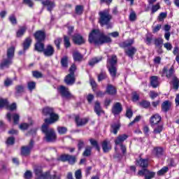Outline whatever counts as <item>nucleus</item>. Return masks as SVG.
<instances>
[{
	"mask_svg": "<svg viewBox=\"0 0 179 179\" xmlns=\"http://www.w3.org/2000/svg\"><path fill=\"white\" fill-rule=\"evenodd\" d=\"M89 41L90 43H94L95 45H103L108 43H111V38L107 36L101 32L99 29H94L89 35Z\"/></svg>",
	"mask_w": 179,
	"mask_h": 179,
	"instance_id": "f257e3e1",
	"label": "nucleus"
},
{
	"mask_svg": "<svg viewBox=\"0 0 179 179\" xmlns=\"http://www.w3.org/2000/svg\"><path fill=\"white\" fill-rule=\"evenodd\" d=\"M42 114L43 115H45V117H50V118H45L44 120L46 125L55 124V122H57V121L59 120V116L58 114L55 113L54 111V108L45 106L42 110Z\"/></svg>",
	"mask_w": 179,
	"mask_h": 179,
	"instance_id": "f03ea898",
	"label": "nucleus"
},
{
	"mask_svg": "<svg viewBox=\"0 0 179 179\" xmlns=\"http://www.w3.org/2000/svg\"><path fill=\"white\" fill-rule=\"evenodd\" d=\"M99 23L103 27L106 26V29H111L113 27V24H111V19H113V15L110 14V10H103L99 12Z\"/></svg>",
	"mask_w": 179,
	"mask_h": 179,
	"instance_id": "7ed1b4c3",
	"label": "nucleus"
},
{
	"mask_svg": "<svg viewBox=\"0 0 179 179\" xmlns=\"http://www.w3.org/2000/svg\"><path fill=\"white\" fill-rule=\"evenodd\" d=\"M6 55L7 58H3L0 63V69L9 68V65H12V59H13V57H15V46H11L7 49Z\"/></svg>",
	"mask_w": 179,
	"mask_h": 179,
	"instance_id": "20e7f679",
	"label": "nucleus"
},
{
	"mask_svg": "<svg viewBox=\"0 0 179 179\" xmlns=\"http://www.w3.org/2000/svg\"><path fill=\"white\" fill-rule=\"evenodd\" d=\"M42 132L45 134V139L46 142H55L57 141V134L52 128L48 127V124L42 125Z\"/></svg>",
	"mask_w": 179,
	"mask_h": 179,
	"instance_id": "39448f33",
	"label": "nucleus"
},
{
	"mask_svg": "<svg viewBox=\"0 0 179 179\" xmlns=\"http://www.w3.org/2000/svg\"><path fill=\"white\" fill-rule=\"evenodd\" d=\"M33 146H34V141L33 140L30 141L29 145L22 146L21 148V156H24L25 157L30 156Z\"/></svg>",
	"mask_w": 179,
	"mask_h": 179,
	"instance_id": "423d86ee",
	"label": "nucleus"
},
{
	"mask_svg": "<svg viewBox=\"0 0 179 179\" xmlns=\"http://www.w3.org/2000/svg\"><path fill=\"white\" fill-rule=\"evenodd\" d=\"M59 160L68 162L69 164H75L76 163V157L70 155H62L59 157Z\"/></svg>",
	"mask_w": 179,
	"mask_h": 179,
	"instance_id": "0eeeda50",
	"label": "nucleus"
},
{
	"mask_svg": "<svg viewBox=\"0 0 179 179\" xmlns=\"http://www.w3.org/2000/svg\"><path fill=\"white\" fill-rule=\"evenodd\" d=\"M161 76H164L166 75V78L168 79H170V78H173L174 76V67H171V69H168L167 67H164L162 69V71L160 72Z\"/></svg>",
	"mask_w": 179,
	"mask_h": 179,
	"instance_id": "6e6552de",
	"label": "nucleus"
},
{
	"mask_svg": "<svg viewBox=\"0 0 179 179\" xmlns=\"http://www.w3.org/2000/svg\"><path fill=\"white\" fill-rule=\"evenodd\" d=\"M138 174V176H145V179L154 178L155 176H156V173L152 172L146 169L139 171Z\"/></svg>",
	"mask_w": 179,
	"mask_h": 179,
	"instance_id": "1a4fd4ad",
	"label": "nucleus"
},
{
	"mask_svg": "<svg viewBox=\"0 0 179 179\" xmlns=\"http://www.w3.org/2000/svg\"><path fill=\"white\" fill-rule=\"evenodd\" d=\"M58 90L62 97H65V99L72 98V94H71V92H69V90H68V88H66L65 86L61 85L59 87Z\"/></svg>",
	"mask_w": 179,
	"mask_h": 179,
	"instance_id": "9d476101",
	"label": "nucleus"
},
{
	"mask_svg": "<svg viewBox=\"0 0 179 179\" xmlns=\"http://www.w3.org/2000/svg\"><path fill=\"white\" fill-rule=\"evenodd\" d=\"M162 121V116L159 114H155L152 115L150 119V124L151 127H156Z\"/></svg>",
	"mask_w": 179,
	"mask_h": 179,
	"instance_id": "9b49d317",
	"label": "nucleus"
},
{
	"mask_svg": "<svg viewBox=\"0 0 179 179\" xmlns=\"http://www.w3.org/2000/svg\"><path fill=\"white\" fill-rule=\"evenodd\" d=\"M117 55H113L111 57L108 56L106 66H117Z\"/></svg>",
	"mask_w": 179,
	"mask_h": 179,
	"instance_id": "f8f14e48",
	"label": "nucleus"
},
{
	"mask_svg": "<svg viewBox=\"0 0 179 179\" xmlns=\"http://www.w3.org/2000/svg\"><path fill=\"white\" fill-rule=\"evenodd\" d=\"M73 41L74 44H77V45H82V44H85V38L83 36L78 34H75L73 36Z\"/></svg>",
	"mask_w": 179,
	"mask_h": 179,
	"instance_id": "ddd939ff",
	"label": "nucleus"
},
{
	"mask_svg": "<svg viewBox=\"0 0 179 179\" xmlns=\"http://www.w3.org/2000/svg\"><path fill=\"white\" fill-rule=\"evenodd\" d=\"M34 36L35 38V40L37 41V42H42L45 40V33L43 31H37L34 34Z\"/></svg>",
	"mask_w": 179,
	"mask_h": 179,
	"instance_id": "4468645a",
	"label": "nucleus"
},
{
	"mask_svg": "<svg viewBox=\"0 0 179 179\" xmlns=\"http://www.w3.org/2000/svg\"><path fill=\"white\" fill-rule=\"evenodd\" d=\"M54 52L55 50H54V47L51 45H48L45 49H43V54L45 57H52L54 55Z\"/></svg>",
	"mask_w": 179,
	"mask_h": 179,
	"instance_id": "2eb2a0df",
	"label": "nucleus"
},
{
	"mask_svg": "<svg viewBox=\"0 0 179 179\" xmlns=\"http://www.w3.org/2000/svg\"><path fill=\"white\" fill-rule=\"evenodd\" d=\"M43 6H47L48 12H52V9L55 8V2L51 1V0H45L41 2Z\"/></svg>",
	"mask_w": 179,
	"mask_h": 179,
	"instance_id": "dca6fc26",
	"label": "nucleus"
},
{
	"mask_svg": "<svg viewBox=\"0 0 179 179\" xmlns=\"http://www.w3.org/2000/svg\"><path fill=\"white\" fill-rule=\"evenodd\" d=\"M122 111V105L121 103L117 102L115 104L113 105L112 108V113L114 115H118V114L121 113Z\"/></svg>",
	"mask_w": 179,
	"mask_h": 179,
	"instance_id": "f3484780",
	"label": "nucleus"
},
{
	"mask_svg": "<svg viewBox=\"0 0 179 179\" xmlns=\"http://www.w3.org/2000/svg\"><path fill=\"white\" fill-rule=\"evenodd\" d=\"M162 111L167 113L171 110V102L170 101H165L161 106Z\"/></svg>",
	"mask_w": 179,
	"mask_h": 179,
	"instance_id": "a211bd4d",
	"label": "nucleus"
},
{
	"mask_svg": "<svg viewBox=\"0 0 179 179\" xmlns=\"http://www.w3.org/2000/svg\"><path fill=\"white\" fill-rule=\"evenodd\" d=\"M75 76L72 74H68L64 78V83L68 85V86H72L75 83Z\"/></svg>",
	"mask_w": 179,
	"mask_h": 179,
	"instance_id": "6ab92c4d",
	"label": "nucleus"
},
{
	"mask_svg": "<svg viewBox=\"0 0 179 179\" xmlns=\"http://www.w3.org/2000/svg\"><path fill=\"white\" fill-rule=\"evenodd\" d=\"M76 122L78 127H83V125H86L89 122V118H80L79 116L76 117Z\"/></svg>",
	"mask_w": 179,
	"mask_h": 179,
	"instance_id": "aec40b11",
	"label": "nucleus"
},
{
	"mask_svg": "<svg viewBox=\"0 0 179 179\" xmlns=\"http://www.w3.org/2000/svg\"><path fill=\"white\" fill-rule=\"evenodd\" d=\"M137 49L135 47H130L128 49H126L124 50V52L127 57H129V58H131V59L134 58V55L136 54Z\"/></svg>",
	"mask_w": 179,
	"mask_h": 179,
	"instance_id": "412c9836",
	"label": "nucleus"
},
{
	"mask_svg": "<svg viewBox=\"0 0 179 179\" xmlns=\"http://www.w3.org/2000/svg\"><path fill=\"white\" fill-rule=\"evenodd\" d=\"M154 43L156 48L159 49L158 50L159 54H162V52H163V50H162V47H163V38H155L154 41Z\"/></svg>",
	"mask_w": 179,
	"mask_h": 179,
	"instance_id": "4be33fe9",
	"label": "nucleus"
},
{
	"mask_svg": "<svg viewBox=\"0 0 179 179\" xmlns=\"http://www.w3.org/2000/svg\"><path fill=\"white\" fill-rule=\"evenodd\" d=\"M94 113H96V114H97L99 117H100L101 114H104V110H103V109L101 108L100 102H99L98 101L95 102Z\"/></svg>",
	"mask_w": 179,
	"mask_h": 179,
	"instance_id": "5701e85b",
	"label": "nucleus"
},
{
	"mask_svg": "<svg viewBox=\"0 0 179 179\" xmlns=\"http://www.w3.org/2000/svg\"><path fill=\"white\" fill-rule=\"evenodd\" d=\"M136 166H140V167H142L143 169H146L148 166H149V162L148 159H143L141 158L139 160L136 161Z\"/></svg>",
	"mask_w": 179,
	"mask_h": 179,
	"instance_id": "b1692460",
	"label": "nucleus"
},
{
	"mask_svg": "<svg viewBox=\"0 0 179 179\" xmlns=\"http://www.w3.org/2000/svg\"><path fill=\"white\" fill-rule=\"evenodd\" d=\"M128 138V136L127 134H122L117 137L115 140V145H122V142L126 141Z\"/></svg>",
	"mask_w": 179,
	"mask_h": 179,
	"instance_id": "393cba45",
	"label": "nucleus"
},
{
	"mask_svg": "<svg viewBox=\"0 0 179 179\" xmlns=\"http://www.w3.org/2000/svg\"><path fill=\"white\" fill-rule=\"evenodd\" d=\"M102 149L104 153H108L110 150H111V145H110V142L107 140H105L102 143Z\"/></svg>",
	"mask_w": 179,
	"mask_h": 179,
	"instance_id": "a878e982",
	"label": "nucleus"
},
{
	"mask_svg": "<svg viewBox=\"0 0 179 179\" xmlns=\"http://www.w3.org/2000/svg\"><path fill=\"white\" fill-rule=\"evenodd\" d=\"M106 93L110 96H114V94H117V89H115V87L113 85H108L106 87Z\"/></svg>",
	"mask_w": 179,
	"mask_h": 179,
	"instance_id": "bb28decb",
	"label": "nucleus"
},
{
	"mask_svg": "<svg viewBox=\"0 0 179 179\" xmlns=\"http://www.w3.org/2000/svg\"><path fill=\"white\" fill-rule=\"evenodd\" d=\"M170 85H171V86H173V89H174L175 90H178V87H179L178 78H177L176 76H173L172 78V80L170 83Z\"/></svg>",
	"mask_w": 179,
	"mask_h": 179,
	"instance_id": "cd10ccee",
	"label": "nucleus"
},
{
	"mask_svg": "<svg viewBox=\"0 0 179 179\" xmlns=\"http://www.w3.org/2000/svg\"><path fill=\"white\" fill-rule=\"evenodd\" d=\"M107 68L108 69V72L110 76H112L113 79H115V78L117 77V66H108Z\"/></svg>",
	"mask_w": 179,
	"mask_h": 179,
	"instance_id": "c85d7f7f",
	"label": "nucleus"
},
{
	"mask_svg": "<svg viewBox=\"0 0 179 179\" xmlns=\"http://www.w3.org/2000/svg\"><path fill=\"white\" fill-rule=\"evenodd\" d=\"M31 42L32 40L31 37H27V38H25L22 43V47L24 50H29V48H30V45H31Z\"/></svg>",
	"mask_w": 179,
	"mask_h": 179,
	"instance_id": "c756f323",
	"label": "nucleus"
},
{
	"mask_svg": "<svg viewBox=\"0 0 179 179\" xmlns=\"http://www.w3.org/2000/svg\"><path fill=\"white\" fill-rule=\"evenodd\" d=\"M150 85L154 89H156L159 86V78L156 76H151Z\"/></svg>",
	"mask_w": 179,
	"mask_h": 179,
	"instance_id": "7c9ffc66",
	"label": "nucleus"
},
{
	"mask_svg": "<svg viewBox=\"0 0 179 179\" xmlns=\"http://www.w3.org/2000/svg\"><path fill=\"white\" fill-rule=\"evenodd\" d=\"M44 47V43L41 42H36L34 46V50L38 52H43L45 49Z\"/></svg>",
	"mask_w": 179,
	"mask_h": 179,
	"instance_id": "2f4dec72",
	"label": "nucleus"
},
{
	"mask_svg": "<svg viewBox=\"0 0 179 179\" xmlns=\"http://www.w3.org/2000/svg\"><path fill=\"white\" fill-rule=\"evenodd\" d=\"M134 43H135L134 39H127L120 44V47H122V48H128V47H131Z\"/></svg>",
	"mask_w": 179,
	"mask_h": 179,
	"instance_id": "473e14b6",
	"label": "nucleus"
},
{
	"mask_svg": "<svg viewBox=\"0 0 179 179\" xmlns=\"http://www.w3.org/2000/svg\"><path fill=\"white\" fill-rule=\"evenodd\" d=\"M73 58L76 62H80L83 59V56L80 52L76 51L73 53Z\"/></svg>",
	"mask_w": 179,
	"mask_h": 179,
	"instance_id": "72a5a7b5",
	"label": "nucleus"
},
{
	"mask_svg": "<svg viewBox=\"0 0 179 179\" xmlns=\"http://www.w3.org/2000/svg\"><path fill=\"white\" fill-rule=\"evenodd\" d=\"M24 93V86L23 85H18L15 86V96H20Z\"/></svg>",
	"mask_w": 179,
	"mask_h": 179,
	"instance_id": "f704fd0d",
	"label": "nucleus"
},
{
	"mask_svg": "<svg viewBox=\"0 0 179 179\" xmlns=\"http://www.w3.org/2000/svg\"><path fill=\"white\" fill-rule=\"evenodd\" d=\"M152 128H154L153 130V134H155V135H157V134H161L162 131H163V124H158L157 125H155V127H152Z\"/></svg>",
	"mask_w": 179,
	"mask_h": 179,
	"instance_id": "c9c22d12",
	"label": "nucleus"
},
{
	"mask_svg": "<svg viewBox=\"0 0 179 179\" xmlns=\"http://www.w3.org/2000/svg\"><path fill=\"white\" fill-rule=\"evenodd\" d=\"M121 126L120 125V123H113L111 124V132L115 134V135H117V133L118 132V129H120V127Z\"/></svg>",
	"mask_w": 179,
	"mask_h": 179,
	"instance_id": "e433bc0d",
	"label": "nucleus"
},
{
	"mask_svg": "<svg viewBox=\"0 0 179 179\" xmlns=\"http://www.w3.org/2000/svg\"><path fill=\"white\" fill-rule=\"evenodd\" d=\"M60 64L62 68H68V57L64 56L61 59Z\"/></svg>",
	"mask_w": 179,
	"mask_h": 179,
	"instance_id": "4c0bfd02",
	"label": "nucleus"
},
{
	"mask_svg": "<svg viewBox=\"0 0 179 179\" xmlns=\"http://www.w3.org/2000/svg\"><path fill=\"white\" fill-rule=\"evenodd\" d=\"M90 142L92 146H94V148H95V149H96L98 152H100V146L99 145V143H97V141L93 138H91L90 139Z\"/></svg>",
	"mask_w": 179,
	"mask_h": 179,
	"instance_id": "58836bf2",
	"label": "nucleus"
},
{
	"mask_svg": "<svg viewBox=\"0 0 179 179\" xmlns=\"http://www.w3.org/2000/svg\"><path fill=\"white\" fill-rule=\"evenodd\" d=\"M30 125H33V120H31V123L30 124H27V123H22L19 126L20 129H22V131H26V129H29V127H30Z\"/></svg>",
	"mask_w": 179,
	"mask_h": 179,
	"instance_id": "ea45409f",
	"label": "nucleus"
},
{
	"mask_svg": "<svg viewBox=\"0 0 179 179\" xmlns=\"http://www.w3.org/2000/svg\"><path fill=\"white\" fill-rule=\"evenodd\" d=\"M68 131V129L65 127H57V132L59 135H65Z\"/></svg>",
	"mask_w": 179,
	"mask_h": 179,
	"instance_id": "a19ab883",
	"label": "nucleus"
},
{
	"mask_svg": "<svg viewBox=\"0 0 179 179\" xmlns=\"http://www.w3.org/2000/svg\"><path fill=\"white\" fill-rule=\"evenodd\" d=\"M26 30H27V28L26 27H21L17 31V37H22L26 32Z\"/></svg>",
	"mask_w": 179,
	"mask_h": 179,
	"instance_id": "79ce46f5",
	"label": "nucleus"
},
{
	"mask_svg": "<svg viewBox=\"0 0 179 179\" xmlns=\"http://www.w3.org/2000/svg\"><path fill=\"white\" fill-rule=\"evenodd\" d=\"M100 61H101V58L97 59V57H95L94 59H92L89 62V65L90 66H94V65H96V64H99V62H100Z\"/></svg>",
	"mask_w": 179,
	"mask_h": 179,
	"instance_id": "37998d69",
	"label": "nucleus"
},
{
	"mask_svg": "<svg viewBox=\"0 0 179 179\" xmlns=\"http://www.w3.org/2000/svg\"><path fill=\"white\" fill-rule=\"evenodd\" d=\"M64 47L66 48H69V47H71V41H69V37L65 35L64 36Z\"/></svg>",
	"mask_w": 179,
	"mask_h": 179,
	"instance_id": "c03bdc74",
	"label": "nucleus"
},
{
	"mask_svg": "<svg viewBox=\"0 0 179 179\" xmlns=\"http://www.w3.org/2000/svg\"><path fill=\"white\" fill-rule=\"evenodd\" d=\"M34 171L35 173L36 177H38L40 176H42L43 173V169H41V168L40 167H36L34 169Z\"/></svg>",
	"mask_w": 179,
	"mask_h": 179,
	"instance_id": "a18cd8bd",
	"label": "nucleus"
},
{
	"mask_svg": "<svg viewBox=\"0 0 179 179\" xmlns=\"http://www.w3.org/2000/svg\"><path fill=\"white\" fill-rule=\"evenodd\" d=\"M36 179H50V172H46L38 177H35Z\"/></svg>",
	"mask_w": 179,
	"mask_h": 179,
	"instance_id": "49530a36",
	"label": "nucleus"
},
{
	"mask_svg": "<svg viewBox=\"0 0 179 179\" xmlns=\"http://www.w3.org/2000/svg\"><path fill=\"white\" fill-rule=\"evenodd\" d=\"M155 151L156 152V156L157 157H160V156H163V149L162 148H155Z\"/></svg>",
	"mask_w": 179,
	"mask_h": 179,
	"instance_id": "de8ad7c7",
	"label": "nucleus"
},
{
	"mask_svg": "<svg viewBox=\"0 0 179 179\" xmlns=\"http://www.w3.org/2000/svg\"><path fill=\"white\" fill-rule=\"evenodd\" d=\"M167 171H169V167H163L161 170L157 171V176H163L164 174H166Z\"/></svg>",
	"mask_w": 179,
	"mask_h": 179,
	"instance_id": "09e8293b",
	"label": "nucleus"
},
{
	"mask_svg": "<svg viewBox=\"0 0 179 179\" xmlns=\"http://www.w3.org/2000/svg\"><path fill=\"white\" fill-rule=\"evenodd\" d=\"M152 40H153V36L147 34L145 38V43L148 45H150V44H152Z\"/></svg>",
	"mask_w": 179,
	"mask_h": 179,
	"instance_id": "8fccbe9b",
	"label": "nucleus"
},
{
	"mask_svg": "<svg viewBox=\"0 0 179 179\" xmlns=\"http://www.w3.org/2000/svg\"><path fill=\"white\" fill-rule=\"evenodd\" d=\"M141 107H143V108H148L150 106V102L148 101H143L139 103Z\"/></svg>",
	"mask_w": 179,
	"mask_h": 179,
	"instance_id": "3c124183",
	"label": "nucleus"
},
{
	"mask_svg": "<svg viewBox=\"0 0 179 179\" xmlns=\"http://www.w3.org/2000/svg\"><path fill=\"white\" fill-rule=\"evenodd\" d=\"M106 78H107V75L106 74V72L102 71L98 76V80L99 82H101V80H104V79H106Z\"/></svg>",
	"mask_w": 179,
	"mask_h": 179,
	"instance_id": "603ef678",
	"label": "nucleus"
},
{
	"mask_svg": "<svg viewBox=\"0 0 179 179\" xmlns=\"http://www.w3.org/2000/svg\"><path fill=\"white\" fill-rule=\"evenodd\" d=\"M8 99H0V108H3V107H8Z\"/></svg>",
	"mask_w": 179,
	"mask_h": 179,
	"instance_id": "864d4df0",
	"label": "nucleus"
},
{
	"mask_svg": "<svg viewBox=\"0 0 179 179\" xmlns=\"http://www.w3.org/2000/svg\"><path fill=\"white\" fill-rule=\"evenodd\" d=\"M17 107V106L16 105V103H13L11 105H9V102H8L7 106V110H9L10 111H13L16 110Z\"/></svg>",
	"mask_w": 179,
	"mask_h": 179,
	"instance_id": "5fc2aeb1",
	"label": "nucleus"
},
{
	"mask_svg": "<svg viewBox=\"0 0 179 179\" xmlns=\"http://www.w3.org/2000/svg\"><path fill=\"white\" fill-rule=\"evenodd\" d=\"M76 13L77 15H82L83 13V7L82 6H76Z\"/></svg>",
	"mask_w": 179,
	"mask_h": 179,
	"instance_id": "6e6d98bb",
	"label": "nucleus"
},
{
	"mask_svg": "<svg viewBox=\"0 0 179 179\" xmlns=\"http://www.w3.org/2000/svg\"><path fill=\"white\" fill-rule=\"evenodd\" d=\"M28 89L30 90V92H32V90H34L36 89V83L34 82H29L27 84Z\"/></svg>",
	"mask_w": 179,
	"mask_h": 179,
	"instance_id": "4d7b16f0",
	"label": "nucleus"
},
{
	"mask_svg": "<svg viewBox=\"0 0 179 179\" xmlns=\"http://www.w3.org/2000/svg\"><path fill=\"white\" fill-rule=\"evenodd\" d=\"M13 84V80L10 78H6V80H4V86L6 87H9V86L12 85Z\"/></svg>",
	"mask_w": 179,
	"mask_h": 179,
	"instance_id": "13d9d810",
	"label": "nucleus"
},
{
	"mask_svg": "<svg viewBox=\"0 0 179 179\" xmlns=\"http://www.w3.org/2000/svg\"><path fill=\"white\" fill-rule=\"evenodd\" d=\"M32 75L34 78H36L37 79L40 78H43V73H41V72L40 71H33Z\"/></svg>",
	"mask_w": 179,
	"mask_h": 179,
	"instance_id": "bf43d9fd",
	"label": "nucleus"
},
{
	"mask_svg": "<svg viewBox=\"0 0 179 179\" xmlns=\"http://www.w3.org/2000/svg\"><path fill=\"white\" fill-rule=\"evenodd\" d=\"M20 118V116L17 113H14L13 115V120L14 121V124H19V120Z\"/></svg>",
	"mask_w": 179,
	"mask_h": 179,
	"instance_id": "052dcab7",
	"label": "nucleus"
},
{
	"mask_svg": "<svg viewBox=\"0 0 179 179\" xmlns=\"http://www.w3.org/2000/svg\"><path fill=\"white\" fill-rule=\"evenodd\" d=\"M92 154V148L90 147L86 148L85 150L83 152V156L87 157L90 156Z\"/></svg>",
	"mask_w": 179,
	"mask_h": 179,
	"instance_id": "680f3d73",
	"label": "nucleus"
},
{
	"mask_svg": "<svg viewBox=\"0 0 179 179\" xmlns=\"http://www.w3.org/2000/svg\"><path fill=\"white\" fill-rule=\"evenodd\" d=\"M62 42V38H57L56 40H55V44L57 48V50H59L61 48L60 44Z\"/></svg>",
	"mask_w": 179,
	"mask_h": 179,
	"instance_id": "e2e57ef3",
	"label": "nucleus"
},
{
	"mask_svg": "<svg viewBox=\"0 0 179 179\" xmlns=\"http://www.w3.org/2000/svg\"><path fill=\"white\" fill-rule=\"evenodd\" d=\"M9 20L12 24H17V20H16V17L14 15H12L9 17Z\"/></svg>",
	"mask_w": 179,
	"mask_h": 179,
	"instance_id": "0e129e2a",
	"label": "nucleus"
},
{
	"mask_svg": "<svg viewBox=\"0 0 179 179\" xmlns=\"http://www.w3.org/2000/svg\"><path fill=\"white\" fill-rule=\"evenodd\" d=\"M76 179H82V170L78 169L75 172Z\"/></svg>",
	"mask_w": 179,
	"mask_h": 179,
	"instance_id": "69168bd1",
	"label": "nucleus"
},
{
	"mask_svg": "<svg viewBox=\"0 0 179 179\" xmlns=\"http://www.w3.org/2000/svg\"><path fill=\"white\" fill-rule=\"evenodd\" d=\"M159 96V93L155 92V91H150V97L152 99V100H155L156 97Z\"/></svg>",
	"mask_w": 179,
	"mask_h": 179,
	"instance_id": "338daca9",
	"label": "nucleus"
},
{
	"mask_svg": "<svg viewBox=\"0 0 179 179\" xmlns=\"http://www.w3.org/2000/svg\"><path fill=\"white\" fill-rule=\"evenodd\" d=\"M160 9V4L158 3L156 5H154L152 6V13H155V12H157Z\"/></svg>",
	"mask_w": 179,
	"mask_h": 179,
	"instance_id": "774afa93",
	"label": "nucleus"
}]
</instances>
